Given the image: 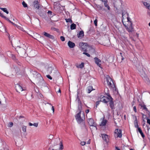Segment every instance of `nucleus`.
<instances>
[{"label": "nucleus", "instance_id": "f257e3e1", "mask_svg": "<svg viewBox=\"0 0 150 150\" xmlns=\"http://www.w3.org/2000/svg\"><path fill=\"white\" fill-rule=\"evenodd\" d=\"M35 82L39 86H41L44 82L43 79L40 74L35 71L33 72Z\"/></svg>", "mask_w": 150, "mask_h": 150}, {"label": "nucleus", "instance_id": "f03ea898", "mask_svg": "<svg viewBox=\"0 0 150 150\" xmlns=\"http://www.w3.org/2000/svg\"><path fill=\"white\" fill-rule=\"evenodd\" d=\"M79 46L81 47L83 51L85 52H87V49L89 48L90 50H92V47L88 45L87 43L84 42H81L79 44Z\"/></svg>", "mask_w": 150, "mask_h": 150}, {"label": "nucleus", "instance_id": "7ed1b4c3", "mask_svg": "<svg viewBox=\"0 0 150 150\" xmlns=\"http://www.w3.org/2000/svg\"><path fill=\"white\" fill-rule=\"evenodd\" d=\"M105 94L107 96H105L103 95H101L99 97L100 98V100L104 103H107V100L109 98V96H111L108 92L105 93Z\"/></svg>", "mask_w": 150, "mask_h": 150}, {"label": "nucleus", "instance_id": "20e7f679", "mask_svg": "<svg viewBox=\"0 0 150 150\" xmlns=\"http://www.w3.org/2000/svg\"><path fill=\"white\" fill-rule=\"evenodd\" d=\"M113 99L111 96H109V98L107 100V103L109 102V106L111 109H114L115 108V105H114V102L113 101Z\"/></svg>", "mask_w": 150, "mask_h": 150}, {"label": "nucleus", "instance_id": "39448f33", "mask_svg": "<svg viewBox=\"0 0 150 150\" xmlns=\"http://www.w3.org/2000/svg\"><path fill=\"white\" fill-rule=\"evenodd\" d=\"M15 89L16 91L19 93H20V92L24 90L20 83H18L15 84Z\"/></svg>", "mask_w": 150, "mask_h": 150}, {"label": "nucleus", "instance_id": "423d86ee", "mask_svg": "<svg viewBox=\"0 0 150 150\" xmlns=\"http://www.w3.org/2000/svg\"><path fill=\"white\" fill-rule=\"evenodd\" d=\"M76 119L79 123L82 122L83 121V119L81 117V113H78L75 116Z\"/></svg>", "mask_w": 150, "mask_h": 150}, {"label": "nucleus", "instance_id": "0eeeda50", "mask_svg": "<svg viewBox=\"0 0 150 150\" xmlns=\"http://www.w3.org/2000/svg\"><path fill=\"white\" fill-rule=\"evenodd\" d=\"M115 133L117 134V137L121 138L122 136V130L121 129H115Z\"/></svg>", "mask_w": 150, "mask_h": 150}, {"label": "nucleus", "instance_id": "6e6552de", "mask_svg": "<svg viewBox=\"0 0 150 150\" xmlns=\"http://www.w3.org/2000/svg\"><path fill=\"white\" fill-rule=\"evenodd\" d=\"M88 122L90 126L96 127V124L94 122V121L92 118L89 119L88 120Z\"/></svg>", "mask_w": 150, "mask_h": 150}, {"label": "nucleus", "instance_id": "1a4fd4ad", "mask_svg": "<svg viewBox=\"0 0 150 150\" xmlns=\"http://www.w3.org/2000/svg\"><path fill=\"white\" fill-rule=\"evenodd\" d=\"M101 135L103 139L107 143L109 141L108 135L106 134H101Z\"/></svg>", "mask_w": 150, "mask_h": 150}, {"label": "nucleus", "instance_id": "9d476101", "mask_svg": "<svg viewBox=\"0 0 150 150\" xmlns=\"http://www.w3.org/2000/svg\"><path fill=\"white\" fill-rule=\"evenodd\" d=\"M43 34L44 36L50 38L52 39H53L54 38V37L53 36L51 35L49 33H48L45 32H43Z\"/></svg>", "mask_w": 150, "mask_h": 150}, {"label": "nucleus", "instance_id": "9b49d317", "mask_svg": "<svg viewBox=\"0 0 150 150\" xmlns=\"http://www.w3.org/2000/svg\"><path fill=\"white\" fill-rule=\"evenodd\" d=\"M33 5L34 7L38 9L39 8V2L37 0H35L33 2Z\"/></svg>", "mask_w": 150, "mask_h": 150}, {"label": "nucleus", "instance_id": "f8f14e48", "mask_svg": "<svg viewBox=\"0 0 150 150\" xmlns=\"http://www.w3.org/2000/svg\"><path fill=\"white\" fill-rule=\"evenodd\" d=\"M96 9L98 11H100L101 10H104L103 8V6H101L100 5L96 4L95 6Z\"/></svg>", "mask_w": 150, "mask_h": 150}, {"label": "nucleus", "instance_id": "ddd939ff", "mask_svg": "<svg viewBox=\"0 0 150 150\" xmlns=\"http://www.w3.org/2000/svg\"><path fill=\"white\" fill-rule=\"evenodd\" d=\"M68 45L69 47L70 48H73L75 46V44L74 43L70 41L68 42Z\"/></svg>", "mask_w": 150, "mask_h": 150}, {"label": "nucleus", "instance_id": "4468645a", "mask_svg": "<svg viewBox=\"0 0 150 150\" xmlns=\"http://www.w3.org/2000/svg\"><path fill=\"white\" fill-rule=\"evenodd\" d=\"M94 59L95 60V62L96 64L98 66L100 67L101 65V64H99V62H100L101 60L100 59H99L97 57H95L94 58Z\"/></svg>", "mask_w": 150, "mask_h": 150}, {"label": "nucleus", "instance_id": "2eb2a0df", "mask_svg": "<svg viewBox=\"0 0 150 150\" xmlns=\"http://www.w3.org/2000/svg\"><path fill=\"white\" fill-rule=\"evenodd\" d=\"M140 75L141 76L142 78H145L146 76V75L144 71H143V69L141 70L140 71Z\"/></svg>", "mask_w": 150, "mask_h": 150}, {"label": "nucleus", "instance_id": "dca6fc26", "mask_svg": "<svg viewBox=\"0 0 150 150\" xmlns=\"http://www.w3.org/2000/svg\"><path fill=\"white\" fill-rule=\"evenodd\" d=\"M77 36L79 38H82L84 36V32L83 31H80L79 34H77Z\"/></svg>", "mask_w": 150, "mask_h": 150}, {"label": "nucleus", "instance_id": "f3484780", "mask_svg": "<svg viewBox=\"0 0 150 150\" xmlns=\"http://www.w3.org/2000/svg\"><path fill=\"white\" fill-rule=\"evenodd\" d=\"M139 105L141 106V107L143 108V109L145 110L146 111L148 112H149V111L148 110V109L146 107V106L144 104L142 105V104H140Z\"/></svg>", "mask_w": 150, "mask_h": 150}, {"label": "nucleus", "instance_id": "a211bd4d", "mask_svg": "<svg viewBox=\"0 0 150 150\" xmlns=\"http://www.w3.org/2000/svg\"><path fill=\"white\" fill-rule=\"evenodd\" d=\"M93 90V87L92 86H89L87 87V92L88 93H90Z\"/></svg>", "mask_w": 150, "mask_h": 150}, {"label": "nucleus", "instance_id": "6ab92c4d", "mask_svg": "<svg viewBox=\"0 0 150 150\" xmlns=\"http://www.w3.org/2000/svg\"><path fill=\"white\" fill-rule=\"evenodd\" d=\"M127 30L129 32H131L133 31V29L132 26V24L131 23L130 25L129 28H127Z\"/></svg>", "mask_w": 150, "mask_h": 150}, {"label": "nucleus", "instance_id": "aec40b11", "mask_svg": "<svg viewBox=\"0 0 150 150\" xmlns=\"http://www.w3.org/2000/svg\"><path fill=\"white\" fill-rule=\"evenodd\" d=\"M107 122V121L106 120H103L101 122L100 125L101 126H104L105 125Z\"/></svg>", "mask_w": 150, "mask_h": 150}, {"label": "nucleus", "instance_id": "412c9836", "mask_svg": "<svg viewBox=\"0 0 150 150\" xmlns=\"http://www.w3.org/2000/svg\"><path fill=\"white\" fill-rule=\"evenodd\" d=\"M106 80H107V83H108L109 82H111V81H112V82H113V81H112V79L109 76H107V77L106 78Z\"/></svg>", "mask_w": 150, "mask_h": 150}, {"label": "nucleus", "instance_id": "4be33fe9", "mask_svg": "<svg viewBox=\"0 0 150 150\" xmlns=\"http://www.w3.org/2000/svg\"><path fill=\"white\" fill-rule=\"evenodd\" d=\"M70 28L71 30L75 29L76 28V25L74 23H72L71 25Z\"/></svg>", "mask_w": 150, "mask_h": 150}, {"label": "nucleus", "instance_id": "5701e85b", "mask_svg": "<svg viewBox=\"0 0 150 150\" xmlns=\"http://www.w3.org/2000/svg\"><path fill=\"white\" fill-rule=\"evenodd\" d=\"M84 67V63L83 62L81 63V64L79 65L76 66V67L78 68L82 69Z\"/></svg>", "mask_w": 150, "mask_h": 150}, {"label": "nucleus", "instance_id": "b1692460", "mask_svg": "<svg viewBox=\"0 0 150 150\" xmlns=\"http://www.w3.org/2000/svg\"><path fill=\"white\" fill-rule=\"evenodd\" d=\"M81 109L82 107L81 105V104H79L78 106V111H79V113H81L82 110Z\"/></svg>", "mask_w": 150, "mask_h": 150}, {"label": "nucleus", "instance_id": "393cba45", "mask_svg": "<svg viewBox=\"0 0 150 150\" xmlns=\"http://www.w3.org/2000/svg\"><path fill=\"white\" fill-rule=\"evenodd\" d=\"M0 9L3 11L4 12L6 13L7 14H8V12L6 8H0Z\"/></svg>", "mask_w": 150, "mask_h": 150}, {"label": "nucleus", "instance_id": "a878e982", "mask_svg": "<svg viewBox=\"0 0 150 150\" xmlns=\"http://www.w3.org/2000/svg\"><path fill=\"white\" fill-rule=\"evenodd\" d=\"M126 12L124 10H122V19H124V16L125 15V14L126 13Z\"/></svg>", "mask_w": 150, "mask_h": 150}, {"label": "nucleus", "instance_id": "bb28decb", "mask_svg": "<svg viewBox=\"0 0 150 150\" xmlns=\"http://www.w3.org/2000/svg\"><path fill=\"white\" fill-rule=\"evenodd\" d=\"M52 68L51 67H49L47 68V71L48 73L51 74L52 72Z\"/></svg>", "mask_w": 150, "mask_h": 150}, {"label": "nucleus", "instance_id": "cd10ccee", "mask_svg": "<svg viewBox=\"0 0 150 150\" xmlns=\"http://www.w3.org/2000/svg\"><path fill=\"white\" fill-rule=\"evenodd\" d=\"M22 130L23 132H26V126L23 125L22 127Z\"/></svg>", "mask_w": 150, "mask_h": 150}, {"label": "nucleus", "instance_id": "c85d7f7f", "mask_svg": "<svg viewBox=\"0 0 150 150\" xmlns=\"http://www.w3.org/2000/svg\"><path fill=\"white\" fill-rule=\"evenodd\" d=\"M143 4L144 5L146 6L147 8H148L150 6L149 4L146 2H144Z\"/></svg>", "mask_w": 150, "mask_h": 150}, {"label": "nucleus", "instance_id": "c756f323", "mask_svg": "<svg viewBox=\"0 0 150 150\" xmlns=\"http://www.w3.org/2000/svg\"><path fill=\"white\" fill-rule=\"evenodd\" d=\"M60 147L59 148V149L60 150H62L64 148V146L62 144V143L60 141Z\"/></svg>", "mask_w": 150, "mask_h": 150}, {"label": "nucleus", "instance_id": "7c9ffc66", "mask_svg": "<svg viewBox=\"0 0 150 150\" xmlns=\"http://www.w3.org/2000/svg\"><path fill=\"white\" fill-rule=\"evenodd\" d=\"M76 100L77 101L79 104H81V102L80 101V100L79 96L78 93L77 95Z\"/></svg>", "mask_w": 150, "mask_h": 150}, {"label": "nucleus", "instance_id": "2f4dec72", "mask_svg": "<svg viewBox=\"0 0 150 150\" xmlns=\"http://www.w3.org/2000/svg\"><path fill=\"white\" fill-rule=\"evenodd\" d=\"M14 68L15 70V71H16V73H18L20 71V69L19 68L17 67H14Z\"/></svg>", "mask_w": 150, "mask_h": 150}, {"label": "nucleus", "instance_id": "473e14b6", "mask_svg": "<svg viewBox=\"0 0 150 150\" xmlns=\"http://www.w3.org/2000/svg\"><path fill=\"white\" fill-rule=\"evenodd\" d=\"M65 20L67 22H70L71 23H72V20L70 18L65 19Z\"/></svg>", "mask_w": 150, "mask_h": 150}, {"label": "nucleus", "instance_id": "72a5a7b5", "mask_svg": "<svg viewBox=\"0 0 150 150\" xmlns=\"http://www.w3.org/2000/svg\"><path fill=\"white\" fill-rule=\"evenodd\" d=\"M22 4L24 7L26 8L27 7L28 5L24 1H23L22 2Z\"/></svg>", "mask_w": 150, "mask_h": 150}, {"label": "nucleus", "instance_id": "f704fd0d", "mask_svg": "<svg viewBox=\"0 0 150 150\" xmlns=\"http://www.w3.org/2000/svg\"><path fill=\"white\" fill-rule=\"evenodd\" d=\"M97 18H96L94 21V23L95 25L96 26H97V22H98V20H97Z\"/></svg>", "mask_w": 150, "mask_h": 150}, {"label": "nucleus", "instance_id": "c9c22d12", "mask_svg": "<svg viewBox=\"0 0 150 150\" xmlns=\"http://www.w3.org/2000/svg\"><path fill=\"white\" fill-rule=\"evenodd\" d=\"M134 126L136 128H138L139 127V126L137 122H136L134 123Z\"/></svg>", "mask_w": 150, "mask_h": 150}, {"label": "nucleus", "instance_id": "e433bc0d", "mask_svg": "<svg viewBox=\"0 0 150 150\" xmlns=\"http://www.w3.org/2000/svg\"><path fill=\"white\" fill-rule=\"evenodd\" d=\"M100 100L97 101L96 103V108H97L99 104Z\"/></svg>", "mask_w": 150, "mask_h": 150}, {"label": "nucleus", "instance_id": "4c0bfd02", "mask_svg": "<svg viewBox=\"0 0 150 150\" xmlns=\"http://www.w3.org/2000/svg\"><path fill=\"white\" fill-rule=\"evenodd\" d=\"M139 133L141 135V136L142 138H144L145 137V135L142 132V131L141 132H140Z\"/></svg>", "mask_w": 150, "mask_h": 150}, {"label": "nucleus", "instance_id": "58836bf2", "mask_svg": "<svg viewBox=\"0 0 150 150\" xmlns=\"http://www.w3.org/2000/svg\"><path fill=\"white\" fill-rule=\"evenodd\" d=\"M13 125V123L12 122H10L9 123L8 125V127H12Z\"/></svg>", "mask_w": 150, "mask_h": 150}, {"label": "nucleus", "instance_id": "ea45409f", "mask_svg": "<svg viewBox=\"0 0 150 150\" xmlns=\"http://www.w3.org/2000/svg\"><path fill=\"white\" fill-rule=\"evenodd\" d=\"M83 54H85L88 57H90V55L89 54L86 52H83Z\"/></svg>", "mask_w": 150, "mask_h": 150}, {"label": "nucleus", "instance_id": "a19ab883", "mask_svg": "<svg viewBox=\"0 0 150 150\" xmlns=\"http://www.w3.org/2000/svg\"><path fill=\"white\" fill-rule=\"evenodd\" d=\"M60 39L62 41H64L65 40L64 37L63 36H61L60 37Z\"/></svg>", "mask_w": 150, "mask_h": 150}, {"label": "nucleus", "instance_id": "79ce46f5", "mask_svg": "<svg viewBox=\"0 0 150 150\" xmlns=\"http://www.w3.org/2000/svg\"><path fill=\"white\" fill-rule=\"evenodd\" d=\"M46 77L49 79L50 80H52V77L49 75H46Z\"/></svg>", "mask_w": 150, "mask_h": 150}, {"label": "nucleus", "instance_id": "37998d69", "mask_svg": "<svg viewBox=\"0 0 150 150\" xmlns=\"http://www.w3.org/2000/svg\"><path fill=\"white\" fill-rule=\"evenodd\" d=\"M120 54L121 55V59H122V60H123L124 59V57H123V56L122 53L120 52Z\"/></svg>", "mask_w": 150, "mask_h": 150}, {"label": "nucleus", "instance_id": "c03bdc74", "mask_svg": "<svg viewBox=\"0 0 150 150\" xmlns=\"http://www.w3.org/2000/svg\"><path fill=\"white\" fill-rule=\"evenodd\" d=\"M146 120H147V123L150 125V119H149L148 118H146Z\"/></svg>", "mask_w": 150, "mask_h": 150}, {"label": "nucleus", "instance_id": "a18cd8bd", "mask_svg": "<svg viewBox=\"0 0 150 150\" xmlns=\"http://www.w3.org/2000/svg\"><path fill=\"white\" fill-rule=\"evenodd\" d=\"M38 123H34L33 124V125L35 127H37L38 125Z\"/></svg>", "mask_w": 150, "mask_h": 150}, {"label": "nucleus", "instance_id": "49530a36", "mask_svg": "<svg viewBox=\"0 0 150 150\" xmlns=\"http://www.w3.org/2000/svg\"><path fill=\"white\" fill-rule=\"evenodd\" d=\"M4 18L7 21H8L10 23L11 22V21L10 20H9V19L8 18H6V16L5 17H4Z\"/></svg>", "mask_w": 150, "mask_h": 150}, {"label": "nucleus", "instance_id": "de8ad7c7", "mask_svg": "<svg viewBox=\"0 0 150 150\" xmlns=\"http://www.w3.org/2000/svg\"><path fill=\"white\" fill-rule=\"evenodd\" d=\"M11 56H12V58L13 59H14V60L16 59V57L14 55L11 54Z\"/></svg>", "mask_w": 150, "mask_h": 150}, {"label": "nucleus", "instance_id": "09e8293b", "mask_svg": "<svg viewBox=\"0 0 150 150\" xmlns=\"http://www.w3.org/2000/svg\"><path fill=\"white\" fill-rule=\"evenodd\" d=\"M142 117L144 119H145L146 117V116L144 114L142 113Z\"/></svg>", "mask_w": 150, "mask_h": 150}, {"label": "nucleus", "instance_id": "8fccbe9b", "mask_svg": "<svg viewBox=\"0 0 150 150\" xmlns=\"http://www.w3.org/2000/svg\"><path fill=\"white\" fill-rule=\"evenodd\" d=\"M133 110H134V111L135 112H137V109H136V106H134L133 107Z\"/></svg>", "mask_w": 150, "mask_h": 150}, {"label": "nucleus", "instance_id": "3c124183", "mask_svg": "<svg viewBox=\"0 0 150 150\" xmlns=\"http://www.w3.org/2000/svg\"><path fill=\"white\" fill-rule=\"evenodd\" d=\"M86 144V142H82L81 143V145H84Z\"/></svg>", "mask_w": 150, "mask_h": 150}, {"label": "nucleus", "instance_id": "603ef678", "mask_svg": "<svg viewBox=\"0 0 150 150\" xmlns=\"http://www.w3.org/2000/svg\"><path fill=\"white\" fill-rule=\"evenodd\" d=\"M107 83L108 86H111L112 87V83L111 82H109L108 83Z\"/></svg>", "mask_w": 150, "mask_h": 150}, {"label": "nucleus", "instance_id": "864d4df0", "mask_svg": "<svg viewBox=\"0 0 150 150\" xmlns=\"http://www.w3.org/2000/svg\"><path fill=\"white\" fill-rule=\"evenodd\" d=\"M56 92L57 93H61V91L60 89L59 88V90L58 91H57ZM60 95H61V93L60 94Z\"/></svg>", "mask_w": 150, "mask_h": 150}, {"label": "nucleus", "instance_id": "5fc2aeb1", "mask_svg": "<svg viewBox=\"0 0 150 150\" xmlns=\"http://www.w3.org/2000/svg\"><path fill=\"white\" fill-rule=\"evenodd\" d=\"M0 16L4 18V17H5V16H4L0 12Z\"/></svg>", "mask_w": 150, "mask_h": 150}, {"label": "nucleus", "instance_id": "6e6d98bb", "mask_svg": "<svg viewBox=\"0 0 150 150\" xmlns=\"http://www.w3.org/2000/svg\"><path fill=\"white\" fill-rule=\"evenodd\" d=\"M137 129L138 131L139 132H141L142 131L140 128L139 127L137 128Z\"/></svg>", "mask_w": 150, "mask_h": 150}, {"label": "nucleus", "instance_id": "4d7b16f0", "mask_svg": "<svg viewBox=\"0 0 150 150\" xmlns=\"http://www.w3.org/2000/svg\"><path fill=\"white\" fill-rule=\"evenodd\" d=\"M47 13L51 15L52 14V12L50 11H49Z\"/></svg>", "mask_w": 150, "mask_h": 150}, {"label": "nucleus", "instance_id": "13d9d810", "mask_svg": "<svg viewBox=\"0 0 150 150\" xmlns=\"http://www.w3.org/2000/svg\"><path fill=\"white\" fill-rule=\"evenodd\" d=\"M24 117H25L23 116V115L20 116L19 117V119H20L21 118H24Z\"/></svg>", "mask_w": 150, "mask_h": 150}, {"label": "nucleus", "instance_id": "bf43d9fd", "mask_svg": "<svg viewBox=\"0 0 150 150\" xmlns=\"http://www.w3.org/2000/svg\"><path fill=\"white\" fill-rule=\"evenodd\" d=\"M48 150H54V149L52 147H50L49 148Z\"/></svg>", "mask_w": 150, "mask_h": 150}, {"label": "nucleus", "instance_id": "052dcab7", "mask_svg": "<svg viewBox=\"0 0 150 150\" xmlns=\"http://www.w3.org/2000/svg\"><path fill=\"white\" fill-rule=\"evenodd\" d=\"M89 112V110L87 109L86 111V113H88Z\"/></svg>", "mask_w": 150, "mask_h": 150}, {"label": "nucleus", "instance_id": "680f3d73", "mask_svg": "<svg viewBox=\"0 0 150 150\" xmlns=\"http://www.w3.org/2000/svg\"><path fill=\"white\" fill-rule=\"evenodd\" d=\"M10 23H11L14 26L16 25L14 23H13V22H12L11 21V22Z\"/></svg>", "mask_w": 150, "mask_h": 150}, {"label": "nucleus", "instance_id": "e2e57ef3", "mask_svg": "<svg viewBox=\"0 0 150 150\" xmlns=\"http://www.w3.org/2000/svg\"><path fill=\"white\" fill-rule=\"evenodd\" d=\"M28 125L30 126H31L33 125V124L30 122H29L28 123Z\"/></svg>", "mask_w": 150, "mask_h": 150}, {"label": "nucleus", "instance_id": "0e129e2a", "mask_svg": "<svg viewBox=\"0 0 150 150\" xmlns=\"http://www.w3.org/2000/svg\"><path fill=\"white\" fill-rule=\"evenodd\" d=\"M52 109L53 110V112L54 113V106H52Z\"/></svg>", "mask_w": 150, "mask_h": 150}, {"label": "nucleus", "instance_id": "69168bd1", "mask_svg": "<svg viewBox=\"0 0 150 150\" xmlns=\"http://www.w3.org/2000/svg\"><path fill=\"white\" fill-rule=\"evenodd\" d=\"M115 150H120V149L117 147H116Z\"/></svg>", "mask_w": 150, "mask_h": 150}, {"label": "nucleus", "instance_id": "338daca9", "mask_svg": "<svg viewBox=\"0 0 150 150\" xmlns=\"http://www.w3.org/2000/svg\"><path fill=\"white\" fill-rule=\"evenodd\" d=\"M90 139H89L87 142V144H90Z\"/></svg>", "mask_w": 150, "mask_h": 150}, {"label": "nucleus", "instance_id": "774afa93", "mask_svg": "<svg viewBox=\"0 0 150 150\" xmlns=\"http://www.w3.org/2000/svg\"><path fill=\"white\" fill-rule=\"evenodd\" d=\"M127 18L128 22H129V21L131 22V21H129V18L128 17H127ZM130 22L131 23V22Z\"/></svg>", "mask_w": 150, "mask_h": 150}]
</instances>
